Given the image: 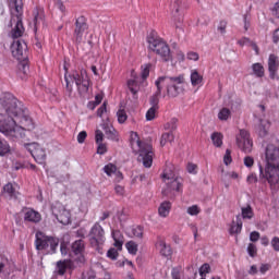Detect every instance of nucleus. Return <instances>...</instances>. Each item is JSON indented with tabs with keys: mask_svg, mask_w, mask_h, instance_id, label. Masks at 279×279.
Listing matches in <instances>:
<instances>
[{
	"mask_svg": "<svg viewBox=\"0 0 279 279\" xmlns=\"http://www.w3.org/2000/svg\"><path fill=\"white\" fill-rule=\"evenodd\" d=\"M271 246L275 250V252H279V238L278 236L272 238Z\"/></svg>",
	"mask_w": 279,
	"mask_h": 279,
	"instance_id": "13d9d810",
	"label": "nucleus"
},
{
	"mask_svg": "<svg viewBox=\"0 0 279 279\" xmlns=\"http://www.w3.org/2000/svg\"><path fill=\"white\" fill-rule=\"evenodd\" d=\"M105 134L109 141H119V135L117 133V130H114L113 126L106 125L104 128Z\"/></svg>",
	"mask_w": 279,
	"mask_h": 279,
	"instance_id": "bb28decb",
	"label": "nucleus"
},
{
	"mask_svg": "<svg viewBox=\"0 0 279 279\" xmlns=\"http://www.w3.org/2000/svg\"><path fill=\"white\" fill-rule=\"evenodd\" d=\"M211 141L215 147H221L223 145V134L215 132L211 134Z\"/></svg>",
	"mask_w": 279,
	"mask_h": 279,
	"instance_id": "c756f323",
	"label": "nucleus"
},
{
	"mask_svg": "<svg viewBox=\"0 0 279 279\" xmlns=\"http://www.w3.org/2000/svg\"><path fill=\"white\" fill-rule=\"evenodd\" d=\"M206 274H210V265L209 264H204L199 268V276H202V278H204L206 276Z\"/></svg>",
	"mask_w": 279,
	"mask_h": 279,
	"instance_id": "a18cd8bd",
	"label": "nucleus"
},
{
	"mask_svg": "<svg viewBox=\"0 0 279 279\" xmlns=\"http://www.w3.org/2000/svg\"><path fill=\"white\" fill-rule=\"evenodd\" d=\"M159 250H160V254L161 256H171L172 252H171V246L167 245V243H165L163 241L159 242Z\"/></svg>",
	"mask_w": 279,
	"mask_h": 279,
	"instance_id": "473e14b6",
	"label": "nucleus"
},
{
	"mask_svg": "<svg viewBox=\"0 0 279 279\" xmlns=\"http://www.w3.org/2000/svg\"><path fill=\"white\" fill-rule=\"evenodd\" d=\"M4 194L8 195L11 199H16L19 197V193L16 191V187L12 183H8L3 187Z\"/></svg>",
	"mask_w": 279,
	"mask_h": 279,
	"instance_id": "a878e982",
	"label": "nucleus"
},
{
	"mask_svg": "<svg viewBox=\"0 0 279 279\" xmlns=\"http://www.w3.org/2000/svg\"><path fill=\"white\" fill-rule=\"evenodd\" d=\"M147 43L148 49L159 56L162 62H171V60H173V56L171 54V48H169V45L166 44V41L161 38L156 37L154 33H150L147 36Z\"/></svg>",
	"mask_w": 279,
	"mask_h": 279,
	"instance_id": "0eeeda50",
	"label": "nucleus"
},
{
	"mask_svg": "<svg viewBox=\"0 0 279 279\" xmlns=\"http://www.w3.org/2000/svg\"><path fill=\"white\" fill-rule=\"evenodd\" d=\"M204 80V76L197 72V70H192L191 72V84L192 86H199Z\"/></svg>",
	"mask_w": 279,
	"mask_h": 279,
	"instance_id": "c85d7f7f",
	"label": "nucleus"
},
{
	"mask_svg": "<svg viewBox=\"0 0 279 279\" xmlns=\"http://www.w3.org/2000/svg\"><path fill=\"white\" fill-rule=\"evenodd\" d=\"M270 269H271V265L269 264H262V266L259 267V271L263 275L267 274V271H269Z\"/></svg>",
	"mask_w": 279,
	"mask_h": 279,
	"instance_id": "e2e57ef3",
	"label": "nucleus"
},
{
	"mask_svg": "<svg viewBox=\"0 0 279 279\" xmlns=\"http://www.w3.org/2000/svg\"><path fill=\"white\" fill-rule=\"evenodd\" d=\"M126 250L129 254H136V252H138V244H136L134 241H130L126 243Z\"/></svg>",
	"mask_w": 279,
	"mask_h": 279,
	"instance_id": "a19ab883",
	"label": "nucleus"
},
{
	"mask_svg": "<svg viewBox=\"0 0 279 279\" xmlns=\"http://www.w3.org/2000/svg\"><path fill=\"white\" fill-rule=\"evenodd\" d=\"M9 8L11 12L10 25L12 28L11 37L21 38L25 34L23 26V0H9Z\"/></svg>",
	"mask_w": 279,
	"mask_h": 279,
	"instance_id": "39448f33",
	"label": "nucleus"
},
{
	"mask_svg": "<svg viewBox=\"0 0 279 279\" xmlns=\"http://www.w3.org/2000/svg\"><path fill=\"white\" fill-rule=\"evenodd\" d=\"M225 165H230L232 162V156L230 149L226 150L225 157H223Z\"/></svg>",
	"mask_w": 279,
	"mask_h": 279,
	"instance_id": "864d4df0",
	"label": "nucleus"
},
{
	"mask_svg": "<svg viewBox=\"0 0 279 279\" xmlns=\"http://www.w3.org/2000/svg\"><path fill=\"white\" fill-rule=\"evenodd\" d=\"M246 182H248V184H256L258 182V178L256 174L252 173L247 177Z\"/></svg>",
	"mask_w": 279,
	"mask_h": 279,
	"instance_id": "bf43d9fd",
	"label": "nucleus"
},
{
	"mask_svg": "<svg viewBox=\"0 0 279 279\" xmlns=\"http://www.w3.org/2000/svg\"><path fill=\"white\" fill-rule=\"evenodd\" d=\"M256 132L259 136L265 137V135L269 132V121L259 120L258 124L256 125Z\"/></svg>",
	"mask_w": 279,
	"mask_h": 279,
	"instance_id": "393cba45",
	"label": "nucleus"
},
{
	"mask_svg": "<svg viewBox=\"0 0 279 279\" xmlns=\"http://www.w3.org/2000/svg\"><path fill=\"white\" fill-rule=\"evenodd\" d=\"M0 132L11 138V141H20V138L25 137V129L16 125V120L5 113H0Z\"/></svg>",
	"mask_w": 279,
	"mask_h": 279,
	"instance_id": "423d86ee",
	"label": "nucleus"
},
{
	"mask_svg": "<svg viewBox=\"0 0 279 279\" xmlns=\"http://www.w3.org/2000/svg\"><path fill=\"white\" fill-rule=\"evenodd\" d=\"M25 149L32 154L33 158L38 165H43L45 167L47 160V153L45 149L40 147L37 143H31L24 145Z\"/></svg>",
	"mask_w": 279,
	"mask_h": 279,
	"instance_id": "ddd939ff",
	"label": "nucleus"
},
{
	"mask_svg": "<svg viewBox=\"0 0 279 279\" xmlns=\"http://www.w3.org/2000/svg\"><path fill=\"white\" fill-rule=\"evenodd\" d=\"M241 216L242 219H254V209L252 208V205H246L244 207H241Z\"/></svg>",
	"mask_w": 279,
	"mask_h": 279,
	"instance_id": "cd10ccee",
	"label": "nucleus"
},
{
	"mask_svg": "<svg viewBox=\"0 0 279 279\" xmlns=\"http://www.w3.org/2000/svg\"><path fill=\"white\" fill-rule=\"evenodd\" d=\"M226 27H228V22L220 21V23L217 27V32H219V34H221L223 36V34H226Z\"/></svg>",
	"mask_w": 279,
	"mask_h": 279,
	"instance_id": "de8ad7c7",
	"label": "nucleus"
},
{
	"mask_svg": "<svg viewBox=\"0 0 279 279\" xmlns=\"http://www.w3.org/2000/svg\"><path fill=\"white\" fill-rule=\"evenodd\" d=\"M95 138H96L97 145L104 143V132H101L100 130H97Z\"/></svg>",
	"mask_w": 279,
	"mask_h": 279,
	"instance_id": "603ef678",
	"label": "nucleus"
},
{
	"mask_svg": "<svg viewBox=\"0 0 279 279\" xmlns=\"http://www.w3.org/2000/svg\"><path fill=\"white\" fill-rule=\"evenodd\" d=\"M86 250V244L83 242V240H76L74 243H72V252L74 256L75 263L77 265H84L86 263V257L84 256V252Z\"/></svg>",
	"mask_w": 279,
	"mask_h": 279,
	"instance_id": "dca6fc26",
	"label": "nucleus"
},
{
	"mask_svg": "<svg viewBox=\"0 0 279 279\" xmlns=\"http://www.w3.org/2000/svg\"><path fill=\"white\" fill-rule=\"evenodd\" d=\"M58 245H60V240L58 238L48 236L40 231H38L35 235V247L39 252H46L47 254H56Z\"/></svg>",
	"mask_w": 279,
	"mask_h": 279,
	"instance_id": "9d476101",
	"label": "nucleus"
},
{
	"mask_svg": "<svg viewBox=\"0 0 279 279\" xmlns=\"http://www.w3.org/2000/svg\"><path fill=\"white\" fill-rule=\"evenodd\" d=\"M272 43H275V45L279 43V27L272 33Z\"/></svg>",
	"mask_w": 279,
	"mask_h": 279,
	"instance_id": "69168bd1",
	"label": "nucleus"
},
{
	"mask_svg": "<svg viewBox=\"0 0 279 279\" xmlns=\"http://www.w3.org/2000/svg\"><path fill=\"white\" fill-rule=\"evenodd\" d=\"M114 247H117L118 251L123 250V240H114Z\"/></svg>",
	"mask_w": 279,
	"mask_h": 279,
	"instance_id": "338daca9",
	"label": "nucleus"
},
{
	"mask_svg": "<svg viewBox=\"0 0 279 279\" xmlns=\"http://www.w3.org/2000/svg\"><path fill=\"white\" fill-rule=\"evenodd\" d=\"M171 213V202L165 201L159 205L158 215L163 219H167V216Z\"/></svg>",
	"mask_w": 279,
	"mask_h": 279,
	"instance_id": "b1692460",
	"label": "nucleus"
},
{
	"mask_svg": "<svg viewBox=\"0 0 279 279\" xmlns=\"http://www.w3.org/2000/svg\"><path fill=\"white\" fill-rule=\"evenodd\" d=\"M278 68H279V59L276 54H270L268 58V70L270 80H278Z\"/></svg>",
	"mask_w": 279,
	"mask_h": 279,
	"instance_id": "a211bd4d",
	"label": "nucleus"
},
{
	"mask_svg": "<svg viewBox=\"0 0 279 279\" xmlns=\"http://www.w3.org/2000/svg\"><path fill=\"white\" fill-rule=\"evenodd\" d=\"M128 87L132 95H136L140 90L138 83L135 80L128 81Z\"/></svg>",
	"mask_w": 279,
	"mask_h": 279,
	"instance_id": "e433bc0d",
	"label": "nucleus"
},
{
	"mask_svg": "<svg viewBox=\"0 0 279 279\" xmlns=\"http://www.w3.org/2000/svg\"><path fill=\"white\" fill-rule=\"evenodd\" d=\"M241 230H243V221L238 220L233 222L230 228V234H241Z\"/></svg>",
	"mask_w": 279,
	"mask_h": 279,
	"instance_id": "72a5a7b5",
	"label": "nucleus"
},
{
	"mask_svg": "<svg viewBox=\"0 0 279 279\" xmlns=\"http://www.w3.org/2000/svg\"><path fill=\"white\" fill-rule=\"evenodd\" d=\"M174 138H175V136H173L172 132L163 133L161 135V140H160L161 147H165V145H167V143H173Z\"/></svg>",
	"mask_w": 279,
	"mask_h": 279,
	"instance_id": "2f4dec72",
	"label": "nucleus"
},
{
	"mask_svg": "<svg viewBox=\"0 0 279 279\" xmlns=\"http://www.w3.org/2000/svg\"><path fill=\"white\" fill-rule=\"evenodd\" d=\"M150 69H151L150 63H146V64L142 65V73H141L142 80H147V77H149Z\"/></svg>",
	"mask_w": 279,
	"mask_h": 279,
	"instance_id": "58836bf2",
	"label": "nucleus"
},
{
	"mask_svg": "<svg viewBox=\"0 0 279 279\" xmlns=\"http://www.w3.org/2000/svg\"><path fill=\"white\" fill-rule=\"evenodd\" d=\"M187 60H193L194 62H197V60H199V54L197 52L190 51L187 52Z\"/></svg>",
	"mask_w": 279,
	"mask_h": 279,
	"instance_id": "6e6d98bb",
	"label": "nucleus"
},
{
	"mask_svg": "<svg viewBox=\"0 0 279 279\" xmlns=\"http://www.w3.org/2000/svg\"><path fill=\"white\" fill-rule=\"evenodd\" d=\"M34 16V31L35 33L38 32V27L40 25H45V11L43 9H35L33 12Z\"/></svg>",
	"mask_w": 279,
	"mask_h": 279,
	"instance_id": "aec40b11",
	"label": "nucleus"
},
{
	"mask_svg": "<svg viewBox=\"0 0 279 279\" xmlns=\"http://www.w3.org/2000/svg\"><path fill=\"white\" fill-rule=\"evenodd\" d=\"M265 168L259 167V178L267 180L270 186H276L279 182V147L268 145L265 149Z\"/></svg>",
	"mask_w": 279,
	"mask_h": 279,
	"instance_id": "f03ea898",
	"label": "nucleus"
},
{
	"mask_svg": "<svg viewBox=\"0 0 279 279\" xmlns=\"http://www.w3.org/2000/svg\"><path fill=\"white\" fill-rule=\"evenodd\" d=\"M88 31V24L86 23V17L80 16L75 21L74 38L76 43H82L84 40V34Z\"/></svg>",
	"mask_w": 279,
	"mask_h": 279,
	"instance_id": "f3484780",
	"label": "nucleus"
},
{
	"mask_svg": "<svg viewBox=\"0 0 279 279\" xmlns=\"http://www.w3.org/2000/svg\"><path fill=\"white\" fill-rule=\"evenodd\" d=\"M161 178L166 184V189L162 191L163 195L167 196L170 193H180V191H182V178L175 175L172 165L166 167Z\"/></svg>",
	"mask_w": 279,
	"mask_h": 279,
	"instance_id": "6e6552de",
	"label": "nucleus"
},
{
	"mask_svg": "<svg viewBox=\"0 0 279 279\" xmlns=\"http://www.w3.org/2000/svg\"><path fill=\"white\" fill-rule=\"evenodd\" d=\"M170 12L172 21L178 29L180 24L184 21V3L182 0H171Z\"/></svg>",
	"mask_w": 279,
	"mask_h": 279,
	"instance_id": "9b49d317",
	"label": "nucleus"
},
{
	"mask_svg": "<svg viewBox=\"0 0 279 279\" xmlns=\"http://www.w3.org/2000/svg\"><path fill=\"white\" fill-rule=\"evenodd\" d=\"M186 213H187V215H191V217H197V215L199 213H202V209L199 208V206L193 205V206L187 207Z\"/></svg>",
	"mask_w": 279,
	"mask_h": 279,
	"instance_id": "ea45409f",
	"label": "nucleus"
},
{
	"mask_svg": "<svg viewBox=\"0 0 279 279\" xmlns=\"http://www.w3.org/2000/svg\"><path fill=\"white\" fill-rule=\"evenodd\" d=\"M258 239H260V233L257 231H253L250 234V241H252L253 243H256V241H258Z\"/></svg>",
	"mask_w": 279,
	"mask_h": 279,
	"instance_id": "4d7b16f0",
	"label": "nucleus"
},
{
	"mask_svg": "<svg viewBox=\"0 0 279 279\" xmlns=\"http://www.w3.org/2000/svg\"><path fill=\"white\" fill-rule=\"evenodd\" d=\"M131 147L135 154H138L137 160L149 169L154 165V150L150 144L141 142L138 133L131 132Z\"/></svg>",
	"mask_w": 279,
	"mask_h": 279,
	"instance_id": "20e7f679",
	"label": "nucleus"
},
{
	"mask_svg": "<svg viewBox=\"0 0 279 279\" xmlns=\"http://www.w3.org/2000/svg\"><path fill=\"white\" fill-rule=\"evenodd\" d=\"M258 250L256 248V245L255 244H252L250 243L248 246H247V254L254 258V256H256Z\"/></svg>",
	"mask_w": 279,
	"mask_h": 279,
	"instance_id": "49530a36",
	"label": "nucleus"
},
{
	"mask_svg": "<svg viewBox=\"0 0 279 279\" xmlns=\"http://www.w3.org/2000/svg\"><path fill=\"white\" fill-rule=\"evenodd\" d=\"M65 80V88L69 95L73 93V82H75L80 95H85V93H88V75L84 70H81V72H73L72 75L64 76Z\"/></svg>",
	"mask_w": 279,
	"mask_h": 279,
	"instance_id": "1a4fd4ad",
	"label": "nucleus"
},
{
	"mask_svg": "<svg viewBox=\"0 0 279 279\" xmlns=\"http://www.w3.org/2000/svg\"><path fill=\"white\" fill-rule=\"evenodd\" d=\"M117 117H118V123H123L124 121H128V113H125V110L120 109L117 112Z\"/></svg>",
	"mask_w": 279,
	"mask_h": 279,
	"instance_id": "37998d69",
	"label": "nucleus"
},
{
	"mask_svg": "<svg viewBox=\"0 0 279 279\" xmlns=\"http://www.w3.org/2000/svg\"><path fill=\"white\" fill-rule=\"evenodd\" d=\"M271 12H272V16H276V19H279V1L274 4Z\"/></svg>",
	"mask_w": 279,
	"mask_h": 279,
	"instance_id": "052dcab7",
	"label": "nucleus"
},
{
	"mask_svg": "<svg viewBox=\"0 0 279 279\" xmlns=\"http://www.w3.org/2000/svg\"><path fill=\"white\" fill-rule=\"evenodd\" d=\"M184 84V75L179 76H159L155 82L157 90L150 97V106L151 108H158V104H160L159 95H162V88L166 86L168 97H178L184 88L182 87Z\"/></svg>",
	"mask_w": 279,
	"mask_h": 279,
	"instance_id": "7ed1b4c3",
	"label": "nucleus"
},
{
	"mask_svg": "<svg viewBox=\"0 0 279 279\" xmlns=\"http://www.w3.org/2000/svg\"><path fill=\"white\" fill-rule=\"evenodd\" d=\"M231 117H232V111H230V109L228 108H222L218 112L219 121H228V119H230Z\"/></svg>",
	"mask_w": 279,
	"mask_h": 279,
	"instance_id": "7c9ffc66",
	"label": "nucleus"
},
{
	"mask_svg": "<svg viewBox=\"0 0 279 279\" xmlns=\"http://www.w3.org/2000/svg\"><path fill=\"white\" fill-rule=\"evenodd\" d=\"M112 239L113 241H122L123 240V234H121V231L114 230L112 231Z\"/></svg>",
	"mask_w": 279,
	"mask_h": 279,
	"instance_id": "5fc2aeb1",
	"label": "nucleus"
},
{
	"mask_svg": "<svg viewBox=\"0 0 279 279\" xmlns=\"http://www.w3.org/2000/svg\"><path fill=\"white\" fill-rule=\"evenodd\" d=\"M89 241L94 247L102 245L104 241H106V231H104V227L96 222L90 231H89Z\"/></svg>",
	"mask_w": 279,
	"mask_h": 279,
	"instance_id": "f8f14e48",
	"label": "nucleus"
},
{
	"mask_svg": "<svg viewBox=\"0 0 279 279\" xmlns=\"http://www.w3.org/2000/svg\"><path fill=\"white\" fill-rule=\"evenodd\" d=\"M104 172L110 177L116 175L119 180H123V173L117 170V166L108 163L104 167Z\"/></svg>",
	"mask_w": 279,
	"mask_h": 279,
	"instance_id": "4be33fe9",
	"label": "nucleus"
},
{
	"mask_svg": "<svg viewBox=\"0 0 279 279\" xmlns=\"http://www.w3.org/2000/svg\"><path fill=\"white\" fill-rule=\"evenodd\" d=\"M17 69L19 73H22V75H27V73H29V65L27 64L26 59L20 60Z\"/></svg>",
	"mask_w": 279,
	"mask_h": 279,
	"instance_id": "c9c22d12",
	"label": "nucleus"
},
{
	"mask_svg": "<svg viewBox=\"0 0 279 279\" xmlns=\"http://www.w3.org/2000/svg\"><path fill=\"white\" fill-rule=\"evenodd\" d=\"M186 169L187 172L192 173L193 175L197 174V165L189 162Z\"/></svg>",
	"mask_w": 279,
	"mask_h": 279,
	"instance_id": "8fccbe9b",
	"label": "nucleus"
},
{
	"mask_svg": "<svg viewBox=\"0 0 279 279\" xmlns=\"http://www.w3.org/2000/svg\"><path fill=\"white\" fill-rule=\"evenodd\" d=\"M133 236H136L137 239H143V228L142 227H135L132 229Z\"/></svg>",
	"mask_w": 279,
	"mask_h": 279,
	"instance_id": "09e8293b",
	"label": "nucleus"
},
{
	"mask_svg": "<svg viewBox=\"0 0 279 279\" xmlns=\"http://www.w3.org/2000/svg\"><path fill=\"white\" fill-rule=\"evenodd\" d=\"M57 219L63 226H69V223H71V211L62 208V210L57 214Z\"/></svg>",
	"mask_w": 279,
	"mask_h": 279,
	"instance_id": "5701e85b",
	"label": "nucleus"
},
{
	"mask_svg": "<svg viewBox=\"0 0 279 279\" xmlns=\"http://www.w3.org/2000/svg\"><path fill=\"white\" fill-rule=\"evenodd\" d=\"M10 153V144L7 141L0 138V156H5Z\"/></svg>",
	"mask_w": 279,
	"mask_h": 279,
	"instance_id": "4c0bfd02",
	"label": "nucleus"
},
{
	"mask_svg": "<svg viewBox=\"0 0 279 279\" xmlns=\"http://www.w3.org/2000/svg\"><path fill=\"white\" fill-rule=\"evenodd\" d=\"M156 110H158L157 107H150L148 109L146 112V121H154V119H156Z\"/></svg>",
	"mask_w": 279,
	"mask_h": 279,
	"instance_id": "79ce46f5",
	"label": "nucleus"
},
{
	"mask_svg": "<svg viewBox=\"0 0 279 279\" xmlns=\"http://www.w3.org/2000/svg\"><path fill=\"white\" fill-rule=\"evenodd\" d=\"M0 106L9 119H14L16 123H21V128L28 132L34 130V120L29 117V111L23 106L11 93L0 95Z\"/></svg>",
	"mask_w": 279,
	"mask_h": 279,
	"instance_id": "f257e3e1",
	"label": "nucleus"
},
{
	"mask_svg": "<svg viewBox=\"0 0 279 279\" xmlns=\"http://www.w3.org/2000/svg\"><path fill=\"white\" fill-rule=\"evenodd\" d=\"M66 269H75V265L73 264V260L65 259V260H59L57 263V270H56V272L59 276H64V274H66Z\"/></svg>",
	"mask_w": 279,
	"mask_h": 279,
	"instance_id": "6ab92c4d",
	"label": "nucleus"
},
{
	"mask_svg": "<svg viewBox=\"0 0 279 279\" xmlns=\"http://www.w3.org/2000/svg\"><path fill=\"white\" fill-rule=\"evenodd\" d=\"M244 165L245 167H254V158L253 157H250V156H246L244 158Z\"/></svg>",
	"mask_w": 279,
	"mask_h": 279,
	"instance_id": "680f3d73",
	"label": "nucleus"
},
{
	"mask_svg": "<svg viewBox=\"0 0 279 279\" xmlns=\"http://www.w3.org/2000/svg\"><path fill=\"white\" fill-rule=\"evenodd\" d=\"M106 151H108V147L106 146V144L104 143L98 144L97 154H99L100 156H104Z\"/></svg>",
	"mask_w": 279,
	"mask_h": 279,
	"instance_id": "3c124183",
	"label": "nucleus"
},
{
	"mask_svg": "<svg viewBox=\"0 0 279 279\" xmlns=\"http://www.w3.org/2000/svg\"><path fill=\"white\" fill-rule=\"evenodd\" d=\"M41 219L40 213L34 209H26L24 211V221H29L31 223H38Z\"/></svg>",
	"mask_w": 279,
	"mask_h": 279,
	"instance_id": "412c9836",
	"label": "nucleus"
},
{
	"mask_svg": "<svg viewBox=\"0 0 279 279\" xmlns=\"http://www.w3.org/2000/svg\"><path fill=\"white\" fill-rule=\"evenodd\" d=\"M11 53L16 60H27V44L23 39H15L11 45Z\"/></svg>",
	"mask_w": 279,
	"mask_h": 279,
	"instance_id": "2eb2a0df",
	"label": "nucleus"
},
{
	"mask_svg": "<svg viewBox=\"0 0 279 279\" xmlns=\"http://www.w3.org/2000/svg\"><path fill=\"white\" fill-rule=\"evenodd\" d=\"M253 73L256 75V77H263L265 75V68H263V64L260 63H254L252 65Z\"/></svg>",
	"mask_w": 279,
	"mask_h": 279,
	"instance_id": "f704fd0d",
	"label": "nucleus"
},
{
	"mask_svg": "<svg viewBox=\"0 0 279 279\" xmlns=\"http://www.w3.org/2000/svg\"><path fill=\"white\" fill-rule=\"evenodd\" d=\"M107 257L111 260H117V258L119 257V251L117 248H110L107 252Z\"/></svg>",
	"mask_w": 279,
	"mask_h": 279,
	"instance_id": "c03bdc74",
	"label": "nucleus"
},
{
	"mask_svg": "<svg viewBox=\"0 0 279 279\" xmlns=\"http://www.w3.org/2000/svg\"><path fill=\"white\" fill-rule=\"evenodd\" d=\"M104 112H106V104H104L100 108L97 110L98 117H104Z\"/></svg>",
	"mask_w": 279,
	"mask_h": 279,
	"instance_id": "774afa93",
	"label": "nucleus"
},
{
	"mask_svg": "<svg viewBox=\"0 0 279 279\" xmlns=\"http://www.w3.org/2000/svg\"><path fill=\"white\" fill-rule=\"evenodd\" d=\"M236 145L241 151L244 154H251L252 147H254V143L252 138H250V133L245 130H240L239 135H236Z\"/></svg>",
	"mask_w": 279,
	"mask_h": 279,
	"instance_id": "4468645a",
	"label": "nucleus"
},
{
	"mask_svg": "<svg viewBox=\"0 0 279 279\" xmlns=\"http://www.w3.org/2000/svg\"><path fill=\"white\" fill-rule=\"evenodd\" d=\"M86 136H87L86 131L80 132L77 135V143L80 144L84 143V141H86Z\"/></svg>",
	"mask_w": 279,
	"mask_h": 279,
	"instance_id": "0e129e2a",
	"label": "nucleus"
}]
</instances>
